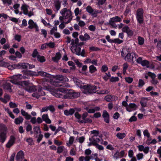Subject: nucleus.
<instances>
[{
    "instance_id": "f257e3e1",
    "label": "nucleus",
    "mask_w": 161,
    "mask_h": 161,
    "mask_svg": "<svg viewBox=\"0 0 161 161\" xmlns=\"http://www.w3.org/2000/svg\"><path fill=\"white\" fill-rule=\"evenodd\" d=\"M88 115L87 112H85L81 115L78 112H75V117L77 119V122L80 124H86L91 123L92 120L89 118H86Z\"/></svg>"
},
{
    "instance_id": "f03ea898",
    "label": "nucleus",
    "mask_w": 161,
    "mask_h": 161,
    "mask_svg": "<svg viewBox=\"0 0 161 161\" xmlns=\"http://www.w3.org/2000/svg\"><path fill=\"white\" fill-rule=\"evenodd\" d=\"M48 90L51 92V94L57 97L65 98V94L63 95L61 92L65 93L66 92L65 88H60L59 90L52 88H49Z\"/></svg>"
},
{
    "instance_id": "7ed1b4c3",
    "label": "nucleus",
    "mask_w": 161,
    "mask_h": 161,
    "mask_svg": "<svg viewBox=\"0 0 161 161\" xmlns=\"http://www.w3.org/2000/svg\"><path fill=\"white\" fill-rule=\"evenodd\" d=\"M83 93L85 94H91L96 93L97 90V87L94 85H86L83 86Z\"/></svg>"
},
{
    "instance_id": "20e7f679",
    "label": "nucleus",
    "mask_w": 161,
    "mask_h": 161,
    "mask_svg": "<svg viewBox=\"0 0 161 161\" xmlns=\"http://www.w3.org/2000/svg\"><path fill=\"white\" fill-rule=\"evenodd\" d=\"M7 129L5 125L4 124H1L0 125V142L3 143L6 140L7 137Z\"/></svg>"
},
{
    "instance_id": "39448f33",
    "label": "nucleus",
    "mask_w": 161,
    "mask_h": 161,
    "mask_svg": "<svg viewBox=\"0 0 161 161\" xmlns=\"http://www.w3.org/2000/svg\"><path fill=\"white\" fill-rule=\"evenodd\" d=\"M79 46L77 45L72 46L70 48L71 50L73 53L77 55H81L83 57L85 56V50L83 49L81 52V49Z\"/></svg>"
},
{
    "instance_id": "423d86ee",
    "label": "nucleus",
    "mask_w": 161,
    "mask_h": 161,
    "mask_svg": "<svg viewBox=\"0 0 161 161\" xmlns=\"http://www.w3.org/2000/svg\"><path fill=\"white\" fill-rule=\"evenodd\" d=\"M137 57L138 55L134 53H128L125 57L124 59L125 61L133 63L136 60Z\"/></svg>"
},
{
    "instance_id": "0eeeda50",
    "label": "nucleus",
    "mask_w": 161,
    "mask_h": 161,
    "mask_svg": "<svg viewBox=\"0 0 161 161\" xmlns=\"http://www.w3.org/2000/svg\"><path fill=\"white\" fill-rule=\"evenodd\" d=\"M143 13V9L141 8L138 9L136 11V19L137 22L140 25L142 24L144 22Z\"/></svg>"
},
{
    "instance_id": "6e6552de",
    "label": "nucleus",
    "mask_w": 161,
    "mask_h": 161,
    "mask_svg": "<svg viewBox=\"0 0 161 161\" xmlns=\"http://www.w3.org/2000/svg\"><path fill=\"white\" fill-rule=\"evenodd\" d=\"M86 11L91 14L94 17H96L98 14H101L102 11L101 10H98L97 9H93L90 6H88L86 8Z\"/></svg>"
},
{
    "instance_id": "1a4fd4ad",
    "label": "nucleus",
    "mask_w": 161,
    "mask_h": 161,
    "mask_svg": "<svg viewBox=\"0 0 161 161\" xmlns=\"http://www.w3.org/2000/svg\"><path fill=\"white\" fill-rule=\"evenodd\" d=\"M60 14L66 19L73 18L72 12L69 9H67L66 8H64L61 10L60 12Z\"/></svg>"
},
{
    "instance_id": "9d476101",
    "label": "nucleus",
    "mask_w": 161,
    "mask_h": 161,
    "mask_svg": "<svg viewBox=\"0 0 161 161\" xmlns=\"http://www.w3.org/2000/svg\"><path fill=\"white\" fill-rule=\"evenodd\" d=\"M29 6L26 4H23L22 5L21 7V9L23 11L24 14L27 15L29 17H30L34 15L32 11L28 12V8Z\"/></svg>"
},
{
    "instance_id": "9b49d317",
    "label": "nucleus",
    "mask_w": 161,
    "mask_h": 161,
    "mask_svg": "<svg viewBox=\"0 0 161 161\" xmlns=\"http://www.w3.org/2000/svg\"><path fill=\"white\" fill-rule=\"evenodd\" d=\"M61 1L60 0H54L53 3L54 7L53 9L55 13H58L60 10L61 6Z\"/></svg>"
},
{
    "instance_id": "f8f14e48",
    "label": "nucleus",
    "mask_w": 161,
    "mask_h": 161,
    "mask_svg": "<svg viewBox=\"0 0 161 161\" xmlns=\"http://www.w3.org/2000/svg\"><path fill=\"white\" fill-rule=\"evenodd\" d=\"M38 92H34L32 94V97L38 98L41 96H42L45 95V93L42 91V88L40 86H38Z\"/></svg>"
},
{
    "instance_id": "ddd939ff",
    "label": "nucleus",
    "mask_w": 161,
    "mask_h": 161,
    "mask_svg": "<svg viewBox=\"0 0 161 161\" xmlns=\"http://www.w3.org/2000/svg\"><path fill=\"white\" fill-rule=\"evenodd\" d=\"M79 92H69L65 94V98L73 99L77 98L80 96Z\"/></svg>"
},
{
    "instance_id": "4468645a",
    "label": "nucleus",
    "mask_w": 161,
    "mask_h": 161,
    "mask_svg": "<svg viewBox=\"0 0 161 161\" xmlns=\"http://www.w3.org/2000/svg\"><path fill=\"white\" fill-rule=\"evenodd\" d=\"M24 152L22 150L19 151L17 154L15 158L16 161H22L24 158Z\"/></svg>"
},
{
    "instance_id": "2eb2a0df",
    "label": "nucleus",
    "mask_w": 161,
    "mask_h": 161,
    "mask_svg": "<svg viewBox=\"0 0 161 161\" xmlns=\"http://www.w3.org/2000/svg\"><path fill=\"white\" fill-rule=\"evenodd\" d=\"M11 80L10 82L15 84H17V80L20 79L22 78V75L20 74L14 75L11 77Z\"/></svg>"
},
{
    "instance_id": "dca6fc26",
    "label": "nucleus",
    "mask_w": 161,
    "mask_h": 161,
    "mask_svg": "<svg viewBox=\"0 0 161 161\" xmlns=\"http://www.w3.org/2000/svg\"><path fill=\"white\" fill-rule=\"evenodd\" d=\"M15 137L14 136H11L8 142L6 145V147L7 148H9L12 147L15 142Z\"/></svg>"
},
{
    "instance_id": "f3484780",
    "label": "nucleus",
    "mask_w": 161,
    "mask_h": 161,
    "mask_svg": "<svg viewBox=\"0 0 161 161\" xmlns=\"http://www.w3.org/2000/svg\"><path fill=\"white\" fill-rule=\"evenodd\" d=\"M138 108V106L134 103H130L126 107V110L129 112H131L132 110H135Z\"/></svg>"
},
{
    "instance_id": "a211bd4d",
    "label": "nucleus",
    "mask_w": 161,
    "mask_h": 161,
    "mask_svg": "<svg viewBox=\"0 0 161 161\" xmlns=\"http://www.w3.org/2000/svg\"><path fill=\"white\" fill-rule=\"evenodd\" d=\"M56 81L60 82L61 81H68L69 79L65 76L61 75H56L55 78Z\"/></svg>"
},
{
    "instance_id": "6ab92c4d",
    "label": "nucleus",
    "mask_w": 161,
    "mask_h": 161,
    "mask_svg": "<svg viewBox=\"0 0 161 161\" xmlns=\"http://www.w3.org/2000/svg\"><path fill=\"white\" fill-rule=\"evenodd\" d=\"M125 152L124 151H121L120 152L117 151L114 154L113 156V158L115 159H117L119 158H121L124 156Z\"/></svg>"
},
{
    "instance_id": "aec40b11",
    "label": "nucleus",
    "mask_w": 161,
    "mask_h": 161,
    "mask_svg": "<svg viewBox=\"0 0 161 161\" xmlns=\"http://www.w3.org/2000/svg\"><path fill=\"white\" fill-rule=\"evenodd\" d=\"M102 116L104 119V121L107 123H109V115L106 110L103 111Z\"/></svg>"
},
{
    "instance_id": "412c9836",
    "label": "nucleus",
    "mask_w": 161,
    "mask_h": 161,
    "mask_svg": "<svg viewBox=\"0 0 161 161\" xmlns=\"http://www.w3.org/2000/svg\"><path fill=\"white\" fill-rule=\"evenodd\" d=\"M148 101V99L147 97H143L142 98L140 102L142 107V108L146 107Z\"/></svg>"
},
{
    "instance_id": "4be33fe9",
    "label": "nucleus",
    "mask_w": 161,
    "mask_h": 161,
    "mask_svg": "<svg viewBox=\"0 0 161 161\" xmlns=\"http://www.w3.org/2000/svg\"><path fill=\"white\" fill-rule=\"evenodd\" d=\"M80 39L82 41H85L89 40L90 39V36L87 33H85L84 35H80Z\"/></svg>"
},
{
    "instance_id": "5701e85b",
    "label": "nucleus",
    "mask_w": 161,
    "mask_h": 161,
    "mask_svg": "<svg viewBox=\"0 0 161 161\" xmlns=\"http://www.w3.org/2000/svg\"><path fill=\"white\" fill-rule=\"evenodd\" d=\"M15 66L18 69H24L27 68V63H19L15 65Z\"/></svg>"
},
{
    "instance_id": "b1692460",
    "label": "nucleus",
    "mask_w": 161,
    "mask_h": 161,
    "mask_svg": "<svg viewBox=\"0 0 161 161\" xmlns=\"http://www.w3.org/2000/svg\"><path fill=\"white\" fill-rule=\"evenodd\" d=\"M25 89L26 91L29 92H36L37 91V89L35 86H27L25 88Z\"/></svg>"
},
{
    "instance_id": "393cba45",
    "label": "nucleus",
    "mask_w": 161,
    "mask_h": 161,
    "mask_svg": "<svg viewBox=\"0 0 161 161\" xmlns=\"http://www.w3.org/2000/svg\"><path fill=\"white\" fill-rule=\"evenodd\" d=\"M101 138L100 136L98 135L96 136H92L91 138H89V140L90 141H93L97 143L100 142Z\"/></svg>"
},
{
    "instance_id": "a878e982",
    "label": "nucleus",
    "mask_w": 161,
    "mask_h": 161,
    "mask_svg": "<svg viewBox=\"0 0 161 161\" xmlns=\"http://www.w3.org/2000/svg\"><path fill=\"white\" fill-rule=\"evenodd\" d=\"M24 120V118L22 117L19 116L14 119V122L16 125H20L23 123Z\"/></svg>"
},
{
    "instance_id": "bb28decb",
    "label": "nucleus",
    "mask_w": 161,
    "mask_h": 161,
    "mask_svg": "<svg viewBox=\"0 0 161 161\" xmlns=\"http://www.w3.org/2000/svg\"><path fill=\"white\" fill-rule=\"evenodd\" d=\"M42 120L44 121L47 124H50L51 123V121L50 119L49 118L48 114H43L42 116Z\"/></svg>"
},
{
    "instance_id": "cd10ccee",
    "label": "nucleus",
    "mask_w": 161,
    "mask_h": 161,
    "mask_svg": "<svg viewBox=\"0 0 161 161\" xmlns=\"http://www.w3.org/2000/svg\"><path fill=\"white\" fill-rule=\"evenodd\" d=\"M21 113L22 116L25 117V119L27 120H29L31 118V116L28 114V113L26 112L23 109H22L21 110Z\"/></svg>"
},
{
    "instance_id": "c85d7f7f",
    "label": "nucleus",
    "mask_w": 161,
    "mask_h": 161,
    "mask_svg": "<svg viewBox=\"0 0 161 161\" xmlns=\"http://www.w3.org/2000/svg\"><path fill=\"white\" fill-rule=\"evenodd\" d=\"M75 112V110L73 108H70L69 110H65L64 111V114L66 116L72 115Z\"/></svg>"
},
{
    "instance_id": "c756f323",
    "label": "nucleus",
    "mask_w": 161,
    "mask_h": 161,
    "mask_svg": "<svg viewBox=\"0 0 161 161\" xmlns=\"http://www.w3.org/2000/svg\"><path fill=\"white\" fill-rule=\"evenodd\" d=\"M61 56L60 53L59 52H57L55 56L52 58V59L54 62H57L60 59Z\"/></svg>"
},
{
    "instance_id": "7c9ffc66",
    "label": "nucleus",
    "mask_w": 161,
    "mask_h": 161,
    "mask_svg": "<svg viewBox=\"0 0 161 161\" xmlns=\"http://www.w3.org/2000/svg\"><path fill=\"white\" fill-rule=\"evenodd\" d=\"M4 89L8 90L9 92H12L11 86L9 83L6 82L3 85Z\"/></svg>"
},
{
    "instance_id": "2f4dec72",
    "label": "nucleus",
    "mask_w": 161,
    "mask_h": 161,
    "mask_svg": "<svg viewBox=\"0 0 161 161\" xmlns=\"http://www.w3.org/2000/svg\"><path fill=\"white\" fill-rule=\"evenodd\" d=\"M29 26L28 28L30 29H31L33 28H35L37 24L34 22L33 21L32 19H30L28 21Z\"/></svg>"
},
{
    "instance_id": "473e14b6",
    "label": "nucleus",
    "mask_w": 161,
    "mask_h": 161,
    "mask_svg": "<svg viewBox=\"0 0 161 161\" xmlns=\"http://www.w3.org/2000/svg\"><path fill=\"white\" fill-rule=\"evenodd\" d=\"M105 99L108 102L113 101L114 100V96L110 95L106 96L105 97Z\"/></svg>"
},
{
    "instance_id": "72a5a7b5",
    "label": "nucleus",
    "mask_w": 161,
    "mask_h": 161,
    "mask_svg": "<svg viewBox=\"0 0 161 161\" xmlns=\"http://www.w3.org/2000/svg\"><path fill=\"white\" fill-rule=\"evenodd\" d=\"M39 75L42 76H45L47 78H51L52 75L43 71H40L38 72Z\"/></svg>"
},
{
    "instance_id": "f704fd0d",
    "label": "nucleus",
    "mask_w": 161,
    "mask_h": 161,
    "mask_svg": "<svg viewBox=\"0 0 161 161\" xmlns=\"http://www.w3.org/2000/svg\"><path fill=\"white\" fill-rule=\"evenodd\" d=\"M37 59L39 62L41 63H43L46 61V59L45 57L43 56H41L38 55L37 57Z\"/></svg>"
},
{
    "instance_id": "c9c22d12",
    "label": "nucleus",
    "mask_w": 161,
    "mask_h": 161,
    "mask_svg": "<svg viewBox=\"0 0 161 161\" xmlns=\"http://www.w3.org/2000/svg\"><path fill=\"white\" fill-rule=\"evenodd\" d=\"M110 19L115 22H119L122 21L121 19L118 16H116L111 18Z\"/></svg>"
},
{
    "instance_id": "e433bc0d",
    "label": "nucleus",
    "mask_w": 161,
    "mask_h": 161,
    "mask_svg": "<svg viewBox=\"0 0 161 161\" xmlns=\"http://www.w3.org/2000/svg\"><path fill=\"white\" fill-rule=\"evenodd\" d=\"M89 72L91 74H92L95 72L97 71L96 68L93 65H90L89 67Z\"/></svg>"
},
{
    "instance_id": "4c0bfd02",
    "label": "nucleus",
    "mask_w": 161,
    "mask_h": 161,
    "mask_svg": "<svg viewBox=\"0 0 161 161\" xmlns=\"http://www.w3.org/2000/svg\"><path fill=\"white\" fill-rule=\"evenodd\" d=\"M4 5L8 6L10 5L12 3V0H2Z\"/></svg>"
},
{
    "instance_id": "58836bf2",
    "label": "nucleus",
    "mask_w": 161,
    "mask_h": 161,
    "mask_svg": "<svg viewBox=\"0 0 161 161\" xmlns=\"http://www.w3.org/2000/svg\"><path fill=\"white\" fill-rule=\"evenodd\" d=\"M126 136V134L124 133H118L116 134V136L117 138L119 139H122L124 138Z\"/></svg>"
},
{
    "instance_id": "ea45409f",
    "label": "nucleus",
    "mask_w": 161,
    "mask_h": 161,
    "mask_svg": "<svg viewBox=\"0 0 161 161\" xmlns=\"http://www.w3.org/2000/svg\"><path fill=\"white\" fill-rule=\"evenodd\" d=\"M149 61L145 60H143L142 62L141 63V64L143 66H146L148 68L149 67Z\"/></svg>"
},
{
    "instance_id": "a19ab883",
    "label": "nucleus",
    "mask_w": 161,
    "mask_h": 161,
    "mask_svg": "<svg viewBox=\"0 0 161 161\" xmlns=\"http://www.w3.org/2000/svg\"><path fill=\"white\" fill-rule=\"evenodd\" d=\"M33 130L34 133L36 135L38 133H41L40 127L38 126H35L33 127Z\"/></svg>"
},
{
    "instance_id": "79ce46f5",
    "label": "nucleus",
    "mask_w": 161,
    "mask_h": 161,
    "mask_svg": "<svg viewBox=\"0 0 161 161\" xmlns=\"http://www.w3.org/2000/svg\"><path fill=\"white\" fill-rule=\"evenodd\" d=\"M52 85L56 87H59L61 86V85H60L59 83L60 82L58 81H56V80L54 79V80H53V81L51 82Z\"/></svg>"
},
{
    "instance_id": "37998d69",
    "label": "nucleus",
    "mask_w": 161,
    "mask_h": 161,
    "mask_svg": "<svg viewBox=\"0 0 161 161\" xmlns=\"http://www.w3.org/2000/svg\"><path fill=\"white\" fill-rule=\"evenodd\" d=\"M91 135H92V136H96L99 135V132L98 130H93L90 132Z\"/></svg>"
},
{
    "instance_id": "c03bdc74",
    "label": "nucleus",
    "mask_w": 161,
    "mask_h": 161,
    "mask_svg": "<svg viewBox=\"0 0 161 161\" xmlns=\"http://www.w3.org/2000/svg\"><path fill=\"white\" fill-rule=\"evenodd\" d=\"M108 24L109 25H111L113 28H114L115 29L117 28V25L115 23V22L110 19L109 21Z\"/></svg>"
},
{
    "instance_id": "a18cd8bd",
    "label": "nucleus",
    "mask_w": 161,
    "mask_h": 161,
    "mask_svg": "<svg viewBox=\"0 0 161 161\" xmlns=\"http://www.w3.org/2000/svg\"><path fill=\"white\" fill-rule=\"evenodd\" d=\"M64 147L63 146H61L58 147L57 149V153H62L64 150Z\"/></svg>"
},
{
    "instance_id": "49530a36",
    "label": "nucleus",
    "mask_w": 161,
    "mask_h": 161,
    "mask_svg": "<svg viewBox=\"0 0 161 161\" xmlns=\"http://www.w3.org/2000/svg\"><path fill=\"white\" fill-rule=\"evenodd\" d=\"M138 43L139 45H142L144 43V39L140 36H138Z\"/></svg>"
},
{
    "instance_id": "de8ad7c7",
    "label": "nucleus",
    "mask_w": 161,
    "mask_h": 161,
    "mask_svg": "<svg viewBox=\"0 0 161 161\" xmlns=\"http://www.w3.org/2000/svg\"><path fill=\"white\" fill-rule=\"evenodd\" d=\"M38 52L37 50L36 49H34L33 53H32L31 54L33 58H36L37 57V56L38 55Z\"/></svg>"
},
{
    "instance_id": "09e8293b",
    "label": "nucleus",
    "mask_w": 161,
    "mask_h": 161,
    "mask_svg": "<svg viewBox=\"0 0 161 161\" xmlns=\"http://www.w3.org/2000/svg\"><path fill=\"white\" fill-rule=\"evenodd\" d=\"M74 140V137L73 136H71L69 138V143H67V145L69 147L70 145L72 144Z\"/></svg>"
},
{
    "instance_id": "8fccbe9b",
    "label": "nucleus",
    "mask_w": 161,
    "mask_h": 161,
    "mask_svg": "<svg viewBox=\"0 0 161 161\" xmlns=\"http://www.w3.org/2000/svg\"><path fill=\"white\" fill-rule=\"evenodd\" d=\"M81 12V10H80L79 8H76L74 10V13L75 16H77L78 14H80Z\"/></svg>"
},
{
    "instance_id": "3c124183",
    "label": "nucleus",
    "mask_w": 161,
    "mask_h": 161,
    "mask_svg": "<svg viewBox=\"0 0 161 161\" xmlns=\"http://www.w3.org/2000/svg\"><path fill=\"white\" fill-rule=\"evenodd\" d=\"M144 135L145 136L147 137L148 138H149L150 137V134L148 131V130H145L143 132Z\"/></svg>"
},
{
    "instance_id": "603ef678",
    "label": "nucleus",
    "mask_w": 161,
    "mask_h": 161,
    "mask_svg": "<svg viewBox=\"0 0 161 161\" xmlns=\"http://www.w3.org/2000/svg\"><path fill=\"white\" fill-rule=\"evenodd\" d=\"M123 42V40H120L119 38H116L113 40V43L119 44L122 43Z\"/></svg>"
},
{
    "instance_id": "864d4df0",
    "label": "nucleus",
    "mask_w": 161,
    "mask_h": 161,
    "mask_svg": "<svg viewBox=\"0 0 161 161\" xmlns=\"http://www.w3.org/2000/svg\"><path fill=\"white\" fill-rule=\"evenodd\" d=\"M119 79L117 77H112L110 79V81L111 82L118 81L119 80Z\"/></svg>"
},
{
    "instance_id": "5fc2aeb1",
    "label": "nucleus",
    "mask_w": 161,
    "mask_h": 161,
    "mask_svg": "<svg viewBox=\"0 0 161 161\" xmlns=\"http://www.w3.org/2000/svg\"><path fill=\"white\" fill-rule=\"evenodd\" d=\"M145 84V82L142 79H140L138 82V87H142Z\"/></svg>"
},
{
    "instance_id": "6e6d98bb",
    "label": "nucleus",
    "mask_w": 161,
    "mask_h": 161,
    "mask_svg": "<svg viewBox=\"0 0 161 161\" xmlns=\"http://www.w3.org/2000/svg\"><path fill=\"white\" fill-rule=\"evenodd\" d=\"M47 46L51 48H53L55 46V44L53 42H50L49 43H47Z\"/></svg>"
},
{
    "instance_id": "4d7b16f0",
    "label": "nucleus",
    "mask_w": 161,
    "mask_h": 161,
    "mask_svg": "<svg viewBox=\"0 0 161 161\" xmlns=\"http://www.w3.org/2000/svg\"><path fill=\"white\" fill-rule=\"evenodd\" d=\"M108 67L106 65H104L102 66L101 70L102 72H105L108 70Z\"/></svg>"
},
{
    "instance_id": "13d9d810",
    "label": "nucleus",
    "mask_w": 161,
    "mask_h": 161,
    "mask_svg": "<svg viewBox=\"0 0 161 161\" xmlns=\"http://www.w3.org/2000/svg\"><path fill=\"white\" fill-rule=\"evenodd\" d=\"M127 54L126 50L125 48L123 49L121 52V56L122 57L124 58Z\"/></svg>"
},
{
    "instance_id": "bf43d9fd",
    "label": "nucleus",
    "mask_w": 161,
    "mask_h": 161,
    "mask_svg": "<svg viewBox=\"0 0 161 161\" xmlns=\"http://www.w3.org/2000/svg\"><path fill=\"white\" fill-rule=\"evenodd\" d=\"M0 65L2 66L8 67L9 66V64L5 62H2L1 63Z\"/></svg>"
},
{
    "instance_id": "052dcab7",
    "label": "nucleus",
    "mask_w": 161,
    "mask_h": 161,
    "mask_svg": "<svg viewBox=\"0 0 161 161\" xmlns=\"http://www.w3.org/2000/svg\"><path fill=\"white\" fill-rule=\"evenodd\" d=\"M9 105L11 108H14L17 107V105L15 103H13L11 102L9 103Z\"/></svg>"
},
{
    "instance_id": "680f3d73",
    "label": "nucleus",
    "mask_w": 161,
    "mask_h": 161,
    "mask_svg": "<svg viewBox=\"0 0 161 161\" xmlns=\"http://www.w3.org/2000/svg\"><path fill=\"white\" fill-rule=\"evenodd\" d=\"M14 39L18 42H19L21 40V36L18 35H16L14 36Z\"/></svg>"
},
{
    "instance_id": "e2e57ef3",
    "label": "nucleus",
    "mask_w": 161,
    "mask_h": 161,
    "mask_svg": "<svg viewBox=\"0 0 161 161\" xmlns=\"http://www.w3.org/2000/svg\"><path fill=\"white\" fill-rule=\"evenodd\" d=\"M95 146L99 150H102L104 149V147L103 146L99 145L97 143H96V144H95Z\"/></svg>"
},
{
    "instance_id": "0e129e2a",
    "label": "nucleus",
    "mask_w": 161,
    "mask_h": 161,
    "mask_svg": "<svg viewBox=\"0 0 161 161\" xmlns=\"http://www.w3.org/2000/svg\"><path fill=\"white\" fill-rule=\"evenodd\" d=\"M130 11V8L128 6H127L126 9L124 13V14L125 16H126L129 12Z\"/></svg>"
},
{
    "instance_id": "69168bd1",
    "label": "nucleus",
    "mask_w": 161,
    "mask_h": 161,
    "mask_svg": "<svg viewBox=\"0 0 161 161\" xmlns=\"http://www.w3.org/2000/svg\"><path fill=\"white\" fill-rule=\"evenodd\" d=\"M32 129V126L30 124H28L26 126V130L27 132H29L31 131Z\"/></svg>"
},
{
    "instance_id": "338daca9",
    "label": "nucleus",
    "mask_w": 161,
    "mask_h": 161,
    "mask_svg": "<svg viewBox=\"0 0 161 161\" xmlns=\"http://www.w3.org/2000/svg\"><path fill=\"white\" fill-rule=\"evenodd\" d=\"M42 34L43 35L45 38H46L47 37V32L46 30L45 29H42L41 30Z\"/></svg>"
},
{
    "instance_id": "774afa93",
    "label": "nucleus",
    "mask_w": 161,
    "mask_h": 161,
    "mask_svg": "<svg viewBox=\"0 0 161 161\" xmlns=\"http://www.w3.org/2000/svg\"><path fill=\"white\" fill-rule=\"evenodd\" d=\"M151 83L153 85L156 86L158 83V80L155 79V78L152 79L151 81Z\"/></svg>"
}]
</instances>
